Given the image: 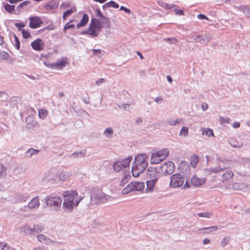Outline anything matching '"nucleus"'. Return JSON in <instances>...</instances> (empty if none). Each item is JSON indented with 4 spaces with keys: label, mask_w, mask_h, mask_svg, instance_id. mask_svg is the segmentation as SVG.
Segmentation results:
<instances>
[{
    "label": "nucleus",
    "mask_w": 250,
    "mask_h": 250,
    "mask_svg": "<svg viewBox=\"0 0 250 250\" xmlns=\"http://www.w3.org/2000/svg\"><path fill=\"white\" fill-rule=\"evenodd\" d=\"M64 201L62 208L66 211H71L75 206H77L80 203L79 196L75 190L67 191L64 194Z\"/></svg>",
    "instance_id": "nucleus-1"
},
{
    "label": "nucleus",
    "mask_w": 250,
    "mask_h": 250,
    "mask_svg": "<svg viewBox=\"0 0 250 250\" xmlns=\"http://www.w3.org/2000/svg\"><path fill=\"white\" fill-rule=\"evenodd\" d=\"M170 186L171 188H177L182 187V188H188L190 185L187 179L185 181V176L181 173H176L170 177Z\"/></svg>",
    "instance_id": "nucleus-2"
},
{
    "label": "nucleus",
    "mask_w": 250,
    "mask_h": 250,
    "mask_svg": "<svg viewBox=\"0 0 250 250\" xmlns=\"http://www.w3.org/2000/svg\"><path fill=\"white\" fill-rule=\"evenodd\" d=\"M102 28V26L100 20L96 18H92L88 28L85 31H82L80 34H88L92 37H96L98 36Z\"/></svg>",
    "instance_id": "nucleus-3"
},
{
    "label": "nucleus",
    "mask_w": 250,
    "mask_h": 250,
    "mask_svg": "<svg viewBox=\"0 0 250 250\" xmlns=\"http://www.w3.org/2000/svg\"><path fill=\"white\" fill-rule=\"evenodd\" d=\"M169 155L167 149H162L151 154L150 162L151 164H158L165 160Z\"/></svg>",
    "instance_id": "nucleus-4"
},
{
    "label": "nucleus",
    "mask_w": 250,
    "mask_h": 250,
    "mask_svg": "<svg viewBox=\"0 0 250 250\" xmlns=\"http://www.w3.org/2000/svg\"><path fill=\"white\" fill-rule=\"evenodd\" d=\"M132 159V157L130 156L125 159H119L114 162L112 165L114 171L118 172L123 169L129 167Z\"/></svg>",
    "instance_id": "nucleus-5"
},
{
    "label": "nucleus",
    "mask_w": 250,
    "mask_h": 250,
    "mask_svg": "<svg viewBox=\"0 0 250 250\" xmlns=\"http://www.w3.org/2000/svg\"><path fill=\"white\" fill-rule=\"evenodd\" d=\"M45 201L47 206L54 207L55 210H58L60 208L62 199L59 196H52L48 195L45 198Z\"/></svg>",
    "instance_id": "nucleus-6"
},
{
    "label": "nucleus",
    "mask_w": 250,
    "mask_h": 250,
    "mask_svg": "<svg viewBox=\"0 0 250 250\" xmlns=\"http://www.w3.org/2000/svg\"><path fill=\"white\" fill-rule=\"evenodd\" d=\"M108 196L103 192L93 193L91 195L92 205H97L105 202Z\"/></svg>",
    "instance_id": "nucleus-7"
},
{
    "label": "nucleus",
    "mask_w": 250,
    "mask_h": 250,
    "mask_svg": "<svg viewBox=\"0 0 250 250\" xmlns=\"http://www.w3.org/2000/svg\"><path fill=\"white\" fill-rule=\"evenodd\" d=\"M175 165L172 162H167L164 163L160 167L159 169L166 175L171 174L175 170Z\"/></svg>",
    "instance_id": "nucleus-8"
},
{
    "label": "nucleus",
    "mask_w": 250,
    "mask_h": 250,
    "mask_svg": "<svg viewBox=\"0 0 250 250\" xmlns=\"http://www.w3.org/2000/svg\"><path fill=\"white\" fill-rule=\"evenodd\" d=\"M146 175L149 179L158 181L161 177V174L159 171V168L154 167H150L147 170Z\"/></svg>",
    "instance_id": "nucleus-9"
},
{
    "label": "nucleus",
    "mask_w": 250,
    "mask_h": 250,
    "mask_svg": "<svg viewBox=\"0 0 250 250\" xmlns=\"http://www.w3.org/2000/svg\"><path fill=\"white\" fill-rule=\"evenodd\" d=\"M195 42H200L201 43H208L211 39V35L208 33H206L204 35H197L192 36Z\"/></svg>",
    "instance_id": "nucleus-10"
},
{
    "label": "nucleus",
    "mask_w": 250,
    "mask_h": 250,
    "mask_svg": "<svg viewBox=\"0 0 250 250\" xmlns=\"http://www.w3.org/2000/svg\"><path fill=\"white\" fill-rule=\"evenodd\" d=\"M29 26L32 29L40 27L43 24L41 19L38 16H31L29 18Z\"/></svg>",
    "instance_id": "nucleus-11"
},
{
    "label": "nucleus",
    "mask_w": 250,
    "mask_h": 250,
    "mask_svg": "<svg viewBox=\"0 0 250 250\" xmlns=\"http://www.w3.org/2000/svg\"><path fill=\"white\" fill-rule=\"evenodd\" d=\"M31 46L35 50L41 51L44 47V43L42 39H38L31 43Z\"/></svg>",
    "instance_id": "nucleus-12"
},
{
    "label": "nucleus",
    "mask_w": 250,
    "mask_h": 250,
    "mask_svg": "<svg viewBox=\"0 0 250 250\" xmlns=\"http://www.w3.org/2000/svg\"><path fill=\"white\" fill-rule=\"evenodd\" d=\"M205 178L199 179L196 175H193L190 180L192 186L198 187L204 185L205 183Z\"/></svg>",
    "instance_id": "nucleus-13"
},
{
    "label": "nucleus",
    "mask_w": 250,
    "mask_h": 250,
    "mask_svg": "<svg viewBox=\"0 0 250 250\" xmlns=\"http://www.w3.org/2000/svg\"><path fill=\"white\" fill-rule=\"evenodd\" d=\"M229 163H230L229 161H228V160L226 161L225 162V164L226 165V166L223 167L221 165V164H219L218 167L210 168V171L211 172L214 173H218L220 171H223L225 170V169H226L227 168H229Z\"/></svg>",
    "instance_id": "nucleus-14"
},
{
    "label": "nucleus",
    "mask_w": 250,
    "mask_h": 250,
    "mask_svg": "<svg viewBox=\"0 0 250 250\" xmlns=\"http://www.w3.org/2000/svg\"><path fill=\"white\" fill-rule=\"evenodd\" d=\"M146 157V156L145 154H139L137 155L135 158L134 164H136L137 165H141L143 164V165L146 164V166H148V164L145 160Z\"/></svg>",
    "instance_id": "nucleus-15"
},
{
    "label": "nucleus",
    "mask_w": 250,
    "mask_h": 250,
    "mask_svg": "<svg viewBox=\"0 0 250 250\" xmlns=\"http://www.w3.org/2000/svg\"><path fill=\"white\" fill-rule=\"evenodd\" d=\"M21 231L23 232L24 235H34V230L33 228L30 226L26 225L23 226L20 228Z\"/></svg>",
    "instance_id": "nucleus-16"
},
{
    "label": "nucleus",
    "mask_w": 250,
    "mask_h": 250,
    "mask_svg": "<svg viewBox=\"0 0 250 250\" xmlns=\"http://www.w3.org/2000/svg\"><path fill=\"white\" fill-rule=\"evenodd\" d=\"M233 176V172L231 170H227L222 174L221 181L223 183H225L229 179H232Z\"/></svg>",
    "instance_id": "nucleus-17"
},
{
    "label": "nucleus",
    "mask_w": 250,
    "mask_h": 250,
    "mask_svg": "<svg viewBox=\"0 0 250 250\" xmlns=\"http://www.w3.org/2000/svg\"><path fill=\"white\" fill-rule=\"evenodd\" d=\"M130 173V172L129 170H124L123 176L120 183V185L121 186H125V185L128 182L129 180L131 178V175Z\"/></svg>",
    "instance_id": "nucleus-18"
},
{
    "label": "nucleus",
    "mask_w": 250,
    "mask_h": 250,
    "mask_svg": "<svg viewBox=\"0 0 250 250\" xmlns=\"http://www.w3.org/2000/svg\"><path fill=\"white\" fill-rule=\"evenodd\" d=\"M218 228L217 226H213L210 227L198 229L200 233H210L213 231H216Z\"/></svg>",
    "instance_id": "nucleus-19"
},
{
    "label": "nucleus",
    "mask_w": 250,
    "mask_h": 250,
    "mask_svg": "<svg viewBox=\"0 0 250 250\" xmlns=\"http://www.w3.org/2000/svg\"><path fill=\"white\" fill-rule=\"evenodd\" d=\"M79 200H80V203L81 202L83 205L87 207H88L90 204H92L91 196L89 198L88 196L82 197L81 196H80L79 197Z\"/></svg>",
    "instance_id": "nucleus-20"
},
{
    "label": "nucleus",
    "mask_w": 250,
    "mask_h": 250,
    "mask_svg": "<svg viewBox=\"0 0 250 250\" xmlns=\"http://www.w3.org/2000/svg\"><path fill=\"white\" fill-rule=\"evenodd\" d=\"M40 206L39 198L38 196H36L32 199L28 203V207L30 208H37Z\"/></svg>",
    "instance_id": "nucleus-21"
},
{
    "label": "nucleus",
    "mask_w": 250,
    "mask_h": 250,
    "mask_svg": "<svg viewBox=\"0 0 250 250\" xmlns=\"http://www.w3.org/2000/svg\"><path fill=\"white\" fill-rule=\"evenodd\" d=\"M89 20L88 15L86 14H83L80 22L76 25V27L79 28L84 26L88 22Z\"/></svg>",
    "instance_id": "nucleus-22"
},
{
    "label": "nucleus",
    "mask_w": 250,
    "mask_h": 250,
    "mask_svg": "<svg viewBox=\"0 0 250 250\" xmlns=\"http://www.w3.org/2000/svg\"><path fill=\"white\" fill-rule=\"evenodd\" d=\"M248 188V185L244 183H234L232 185L231 188L235 190H243Z\"/></svg>",
    "instance_id": "nucleus-23"
},
{
    "label": "nucleus",
    "mask_w": 250,
    "mask_h": 250,
    "mask_svg": "<svg viewBox=\"0 0 250 250\" xmlns=\"http://www.w3.org/2000/svg\"><path fill=\"white\" fill-rule=\"evenodd\" d=\"M59 6V3L55 0L50 1L45 5L46 10H53L56 9Z\"/></svg>",
    "instance_id": "nucleus-24"
},
{
    "label": "nucleus",
    "mask_w": 250,
    "mask_h": 250,
    "mask_svg": "<svg viewBox=\"0 0 250 250\" xmlns=\"http://www.w3.org/2000/svg\"><path fill=\"white\" fill-rule=\"evenodd\" d=\"M131 184L133 185L134 190L141 191L145 187V184L143 182H132Z\"/></svg>",
    "instance_id": "nucleus-25"
},
{
    "label": "nucleus",
    "mask_w": 250,
    "mask_h": 250,
    "mask_svg": "<svg viewBox=\"0 0 250 250\" xmlns=\"http://www.w3.org/2000/svg\"><path fill=\"white\" fill-rule=\"evenodd\" d=\"M102 28H108L110 26V21L109 19L105 16L103 17L100 20Z\"/></svg>",
    "instance_id": "nucleus-26"
},
{
    "label": "nucleus",
    "mask_w": 250,
    "mask_h": 250,
    "mask_svg": "<svg viewBox=\"0 0 250 250\" xmlns=\"http://www.w3.org/2000/svg\"><path fill=\"white\" fill-rule=\"evenodd\" d=\"M157 181H155L154 179L147 180L146 184V190L147 191H151L154 188V186Z\"/></svg>",
    "instance_id": "nucleus-27"
},
{
    "label": "nucleus",
    "mask_w": 250,
    "mask_h": 250,
    "mask_svg": "<svg viewBox=\"0 0 250 250\" xmlns=\"http://www.w3.org/2000/svg\"><path fill=\"white\" fill-rule=\"evenodd\" d=\"M240 11L244 12L247 16H250V6L249 5H241L237 7Z\"/></svg>",
    "instance_id": "nucleus-28"
},
{
    "label": "nucleus",
    "mask_w": 250,
    "mask_h": 250,
    "mask_svg": "<svg viewBox=\"0 0 250 250\" xmlns=\"http://www.w3.org/2000/svg\"><path fill=\"white\" fill-rule=\"evenodd\" d=\"M66 65V62L63 59L61 60L59 62L55 63H52L51 66L52 67H57L58 68H62Z\"/></svg>",
    "instance_id": "nucleus-29"
},
{
    "label": "nucleus",
    "mask_w": 250,
    "mask_h": 250,
    "mask_svg": "<svg viewBox=\"0 0 250 250\" xmlns=\"http://www.w3.org/2000/svg\"><path fill=\"white\" fill-rule=\"evenodd\" d=\"M34 230V235L35 233H38L44 230V227L41 224L34 225L33 227Z\"/></svg>",
    "instance_id": "nucleus-30"
},
{
    "label": "nucleus",
    "mask_w": 250,
    "mask_h": 250,
    "mask_svg": "<svg viewBox=\"0 0 250 250\" xmlns=\"http://www.w3.org/2000/svg\"><path fill=\"white\" fill-rule=\"evenodd\" d=\"M57 175L58 177L59 180L62 181L67 179L68 177V174L67 173L63 170H59Z\"/></svg>",
    "instance_id": "nucleus-31"
},
{
    "label": "nucleus",
    "mask_w": 250,
    "mask_h": 250,
    "mask_svg": "<svg viewBox=\"0 0 250 250\" xmlns=\"http://www.w3.org/2000/svg\"><path fill=\"white\" fill-rule=\"evenodd\" d=\"M104 134L107 138H111L113 134V130L112 127H107L104 131Z\"/></svg>",
    "instance_id": "nucleus-32"
},
{
    "label": "nucleus",
    "mask_w": 250,
    "mask_h": 250,
    "mask_svg": "<svg viewBox=\"0 0 250 250\" xmlns=\"http://www.w3.org/2000/svg\"><path fill=\"white\" fill-rule=\"evenodd\" d=\"M147 166L146 164L143 165V164L139 165H137L136 164H134L132 167H134L135 168H136L138 171H140L141 173H142L144 171L146 168L147 167Z\"/></svg>",
    "instance_id": "nucleus-33"
},
{
    "label": "nucleus",
    "mask_w": 250,
    "mask_h": 250,
    "mask_svg": "<svg viewBox=\"0 0 250 250\" xmlns=\"http://www.w3.org/2000/svg\"><path fill=\"white\" fill-rule=\"evenodd\" d=\"M158 4L161 7L166 9H170L173 7L174 6V4H169L163 1H160L158 2Z\"/></svg>",
    "instance_id": "nucleus-34"
},
{
    "label": "nucleus",
    "mask_w": 250,
    "mask_h": 250,
    "mask_svg": "<svg viewBox=\"0 0 250 250\" xmlns=\"http://www.w3.org/2000/svg\"><path fill=\"white\" fill-rule=\"evenodd\" d=\"M4 9L8 13H12L15 11V5H12L9 4H5L4 6Z\"/></svg>",
    "instance_id": "nucleus-35"
},
{
    "label": "nucleus",
    "mask_w": 250,
    "mask_h": 250,
    "mask_svg": "<svg viewBox=\"0 0 250 250\" xmlns=\"http://www.w3.org/2000/svg\"><path fill=\"white\" fill-rule=\"evenodd\" d=\"M133 184H131V183H130V184H128L123 190V193L124 194H127L133 190Z\"/></svg>",
    "instance_id": "nucleus-36"
},
{
    "label": "nucleus",
    "mask_w": 250,
    "mask_h": 250,
    "mask_svg": "<svg viewBox=\"0 0 250 250\" xmlns=\"http://www.w3.org/2000/svg\"><path fill=\"white\" fill-rule=\"evenodd\" d=\"M48 114L47 111L44 109H41L39 110V116L40 118L44 119L46 118Z\"/></svg>",
    "instance_id": "nucleus-37"
},
{
    "label": "nucleus",
    "mask_w": 250,
    "mask_h": 250,
    "mask_svg": "<svg viewBox=\"0 0 250 250\" xmlns=\"http://www.w3.org/2000/svg\"><path fill=\"white\" fill-rule=\"evenodd\" d=\"M212 215L213 213L212 212H200L197 214L199 217L205 218H210Z\"/></svg>",
    "instance_id": "nucleus-38"
},
{
    "label": "nucleus",
    "mask_w": 250,
    "mask_h": 250,
    "mask_svg": "<svg viewBox=\"0 0 250 250\" xmlns=\"http://www.w3.org/2000/svg\"><path fill=\"white\" fill-rule=\"evenodd\" d=\"M31 3L30 1L29 0H26L24 1L21 3H20L17 7V10L18 11H20L21 9L23 8L25 6L28 5Z\"/></svg>",
    "instance_id": "nucleus-39"
},
{
    "label": "nucleus",
    "mask_w": 250,
    "mask_h": 250,
    "mask_svg": "<svg viewBox=\"0 0 250 250\" xmlns=\"http://www.w3.org/2000/svg\"><path fill=\"white\" fill-rule=\"evenodd\" d=\"M6 174V168L0 163V177H4Z\"/></svg>",
    "instance_id": "nucleus-40"
},
{
    "label": "nucleus",
    "mask_w": 250,
    "mask_h": 250,
    "mask_svg": "<svg viewBox=\"0 0 250 250\" xmlns=\"http://www.w3.org/2000/svg\"><path fill=\"white\" fill-rule=\"evenodd\" d=\"M74 21H70L69 22H67L64 26L63 31L65 32L66 30L70 28H73L75 27V25L71 24V23L73 22Z\"/></svg>",
    "instance_id": "nucleus-41"
},
{
    "label": "nucleus",
    "mask_w": 250,
    "mask_h": 250,
    "mask_svg": "<svg viewBox=\"0 0 250 250\" xmlns=\"http://www.w3.org/2000/svg\"><path fill=\"white\" fill-rule=\"evenodd\" d=\"M39 152L38 150L31 148L27 150L26 153L29 157H31L32 155L37 154Z\"/></svg>",
    "instance_id": "nucleus-42"
},
{
    "label": "nucleus",
    "mask_w": 250,
    "mask_h": 250,
    "mask_svg": "<svg viewBox=\"0 0 250 250\" xmlns=\"http://www.w3.org/2000/svg\"><path fill=\"white\" fill-rule=\"evenodd\" d=\"M202 134L206 135L208 137H210L213 135V132L212 129L210 128H207L202 131Z\"/></svg>",
    "instance_id": "nucleus-43"
},
{
    "label": "nucleus",
    "mask_w": 250,
    "mask_h": 250,
    "mask_svg": "<svg viewBox=\"0 0 250 250\" xmlns=\"http://www.w3.org/2000/svg\"><path fill=\"white\" fill-rule=\"evenodd\" d=\"M198 157L197 156H193L190 158V164L193 167H195L196 166V165L198 163Z\"/></svg>",
    "instance_id": "nucleus-44"
},
{
    "label": "nucleus",
    "mask_w": 250,
    "mask_h": 250,
    "mask_svg": "<svg viewBox=\"0 0 250 250\" xmlns=\"http://www.w3.org/2000/svg\"><path fill=\"white\" fill-rule=\"evenodd\" d=\"M229 241H230L229 237V236L225 237L221 242V246L223 247H224L225 246H226L227 245H228L229 243Z\"/></svg>",
    "instance_id": "nucleus-45"
},
{
    "label": "nucleus",
    "mask_w": 250,
    "mask_h": 250,
    "mask_svg": "<svg viewBox=\"0 0 250 250\" xmlns=\"http://www.w3.org/2000/svg\"><path fill=\"white\" fill-rule=\"evenodd\" d=\"M73 12V10L72 8L68 9L66 11H65L63 13L62 15V18L63 20H65L67 17L69 16L70 15H71Z\"/></svg>",
    "instance_id": "nucleus-46"
},
{
    "label": "nucleus",
    "mask_w": 250,
    "mask_h": 250,
    "mask_svg": "<svg viewBox=\"0 0 250 250\" xmlns=\"http://www.w3.org/2000/svg\"><path fill=\"white\" fill-rule=\"evenodd\" d=\"M164 41L167 42L169 44H176L177 42V40L175 38H165L164 39Z\"/></svg>",
    "instance_id": "nucleus-47"
},
{
    "label": "nucleus",
    "mask_w": 250,
    "mask_h": 250,
    "mask_svg": "<svg viewBox=\"0 0 250 250\" xmlns=\"http://www.w3.org/2000/svg\"><path fill=\"white\" fill-rule=\"evenodd\" d=\"M188 129L187 127L184 126L182 128L180 135L183 136H186L188 135Z\"/></svg>",
    "instance_id": "nucleus-48"
},
{
    "label": "nucleus",
    "mask_w": 250,
    "mask_h": 250,
    "mask_svg": "<svg viewBox=\"0 0 250 250\" xmlns=\"http://www.w3.org/2000/svg\"><path fill=\"white\" fill-rule=\"evenodd\" d=\"M230 145L233 147L235 148H241L242 147L243 144L242 143H238L237 142H235L234 141L230 142Z\"/></svg>",
    "instance_id": "nucleus-49"
},
{
    "label": "nucleus",
    "mask_w": 250,
    "mask_h": 250,
    "mask_svg": "<svg viewBox=\"0 0 250 250\" xmlns=\"http://www.w3.org/2000/svg\"><path fill=\"white\" fill-rule=\"evenodd\" d=\"M14 40H15V46L18 50H19L20 48V42L18 38V37L14 34Z\"/></svg>",
    "instance_id": "nucleus-50"
},
{
    "label": "nucleus",
    "mask_w": 250,
    "mask_h": 250,
    "mask_svg": "<svg viewBox=\"0 0 250 250\" xmlns=\"http://www.w3.org/2000/svg\"><path fill=\"white\" fill-rule=\"evenodd\" d=\"M23 38L24 39H28L31 37V35L28 31L25 30L24 29H22L21 30Z\"/></svg>",
    "instance_id": "nucleus-51"
},
{
    "label": "nucleus",
    "mask_w": 250,
    "mask_h": 250,
    "mask_svg": "<svg viewBox=\"0 0 250 250\" xmlns=\"http://www.w3.org/2000/svg\"><path fill=\"white\" fill-rule=\"evenodd\" d=\"M106 4L109 6V7H112L115 8H118L119 7V4L113 0H111L109 2H107Z\"/></svg>",
    "instance_id": "nucleus-52"
},
{
    "label": "nucleus",
    "mask_w": 250,
    "mask_h": 250,
    "mask_svg": "<svg viewBox=\"0 0 250 250\" xmlns=\"http://www.w3.org/2000/svg\"><path fill=\"white\" fill-rule=\"evenodd\" d=\"M47 237H46L43 234H39L37 236V238L38 240L42 243H44L46 240Z\"/></svg>",
    "instance_id": "nucleus-53"
},
{
    "label": "nucleus",
    "mask_w": 250,
    "mask_h": 250,
    "mask_svg": "<svg viewBox=\"0 0 250 250\" xmlns=\"http://www.w3.org/2000/svg\"><path fill=\"white\" fill-rule=\"evenodd\" d=\"M141 173L138 171L134 167H132V174L135 177H138Z\"/></svg>",
    "instance_id": "nucleus-54"
},
{
    "label": "nucleus",
    "mask_w": 250,
    "mask_h": 250,
    "mask_svg": "<svg viewBox=\"0 0 250 250\" xmlns=\"http://www.w3.org/2000/svg\"><path fill=\"white\" fill-rule=\"evenodd\" d=\"M9 247L7 244L0 242V250H9Z\"/></svg>",
    "instance_id": "nucleus-55"
},
{
    "label": "nucleus",
    "mask_w": 250,
    "mask_h": 250,
    "mask_svg": "<svg viewBox=\"0 0 250 250\" xmlns=\"http://www.w3.org/2000/svg\"><path fill=\"white\" fill-rule=\"evenodd\" d=\"M181 119H177L176 120H167V123L170 125H175L176 124H179L181 121Z\"/></svg>",
    "instance_id": "nucleus-56"
},
{
    "label": "nucleus",
    "mask_w": 250,
    "mask_h": 250,
    "mask_svg": "<svg viewBox=\"0 0 250 250\" xmlns=\"http://www.w3.org/2000/svg\"><path fill=\"white\" fill-rule=\"evenodd\" d=\"M230 119L229 118H225L223 117H220V122L221 124H223L225 123H229Z\"/></svg>",
    "instance_id": "nucleus-57"
},
{
    "label": "nucleus",
    "mask_w": 250,
    "mask_h": 250,
    "mask_svg": "<svg viewBox=\"0 0 250 250\" xmlns=\"http://www.w3.org/2000/svg\"><path fill=\"white\" fill-rule=\"evenodd\" d=\"M7 99V95L4 92H0V101H3Z\"/></svg>",
    "instance_id": "nucleus-58"
},
{
    "label": "nucleus",
    "mask_w": 250,
    "mask_h": 250,
    "mask_svg": "<svg viewBox=\"0 0 250 250\" xmlns=\"http://www.w3.org/2000/svg\"><path fill=\"white\" fill-rule=\"evenodd\" d=\"M0 55L1 58L2 59H4V60L7 59L9 57L8 53L5 51H2L0 53Z\"/></svg>",
    "instance_id": "nucleus-59"
},
{
    "label": "nucleus",
    "mask_w": 250,
    "mask_h": 250,
    "mask_svg": "<svg viewBox=\"0 0 250 250\" xmlns=\"http://www.w3.org/2000/svg\"><path fill=\"white\" fill-rule=\"evenodd\" d=\"M15 25L16 27L18 28V30L19 31H21L22 30L21 29V27H24L25 26V25L23 22L15 23Z\"/></svg>",
    "instance_id": "nucleus-60"
},
{
    "label": "nucleus",
    "mask_w": 250,
    "mask_h": 250,
    "mask_svg": "<svg viewBox=\"0 0 250 250\" xmlns=\"http://www.w3.org/2000/svg\"><path fill=\"white\" fill-rule=\"evenodd\" d=\"M120 9L121 10H123V11H125V13H127L128 14H130L131 13V11L129 9L125 7V6H121L120 7Z\"/></svg>",
    "instance_id": "nucleus-61"
},
{
    "label": "nucleus",
    "mask_w": 250,
    "mask_h": 250,
    "mask_svg": "<svg viewBox=\"0 0 250 250\" xmlns=\"http://www.w3.org/2000/svg\"><path fill=\"white\" fill-rule=\"evenodd\" d=\"M197 18H198V19H199V20H208V18L206 15L202 14H200L198 15Z\"/></svg>",
    "instance_id": "nucleus-62"
},
{
    "label": "nucleus",
    "mask_w": 250,
    "mask_h": 250,
    "mask_svg": "<svg viewBox=\"0 0 250 250\" xmlns=\"http://www.w3.org/2000/svg\"><path fill=\"white\" fill-rule=\"evenodd\" d=\"M92 51H93V54L94 55H98L99 56L100 54H101L102 50L100 49H92Z\"/></svg>",
    "instance_id": "nucleus-63"
},
{
    "label": "nucleus",
    "mask_w": 250,
    "mask_h": 250,
    "mask_svg": "<svg viewBox=\"0 0 250 250\" xmlns=\"http://www.w3.org/2000/svg\"><path fill=\"white\" fill-rule=\"evenodd\" d=\"M105 82V80L103 78H100L96 81L97 85H100Z\"/></svg>",
    "instance_id": "nucleus-64"
}]
</instances>
